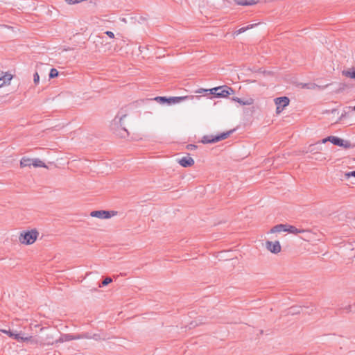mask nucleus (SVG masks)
Instances as JSON below:
<instances>
[{
	"instance_id": "18",
	"label": "nucleus",
	"mask_w": 355,
	"mask_h": 355,
	"mask_svg": "<svg viewBox=\"0 0 355 355\" xmlns=\"http://www.w3.org/2000/svg\"><path fill=\"white\" fill-rule=\"evenodd\" d=\"M343 75L345 77L355 80V68H352L349 70L343 71Z\"/></svg>"
},
{
	"instance_id": "25",
	"label": "nucleus",
	"mask_w": 355,
	"mask_h": 355,
	"mask_svg": "<svg viewBox=\"0 0 355 355\" xmlns=\"http://www.w3.org/2000/svg\"><path fill=\"white\" fill-rule=\"evenodd\" d=\"M112 282V278L110 277H106L101 283V285H99V287L107 286L108 284L111 283Z\"/></svg>"
},
{
	"instance_id": "28",
	"label": "nucleus",
	"mask_w": 355,
	"mask_h": 355,
	"mask_svg": "<svg viewBox=\"0 0 355 355\" xmlns=\"http://www.w3.org/2000/svg\"><path fill=\"white\" fill-rule=\"evenodd\" d=\"M33 82L35 85H37L40 82V76L37 72H35L33 75Z\"/></svg>"
},
{
	"instance_id": "9",
	"label": "nucleus",
	"mask_w": 355,
	"mask_h": 355,
	"mask_svg": "<svg viewBox=\"0 0 355 355\" xmlns=\"http://www.w3.org/2000/svg\"><path fill=\"white\" fill-rule=\"evenodd\" d=\"M122 118H115L112 123V129L114 130L115 133L121 137H125L128 134L126 129L120 128L119 130H115L114 125L121 123Z\"/></svg>"
},
{
	"instance_id": "15",
	"label": "nucleus",
	"mask_w": 355,
	"mask_h": 355,
	"mask_svg": "<svg viewBox=\"0 0 355 355\" xmlns=\"http://www.w3.org/2000/svg\"><path fill=\"white\" fill-rule=\"evenodd\" d=\"M304 232H305L304 230L297 229L295 226L290 225L287 224L286 232H288L291 234H297L299 233H302Z\"/></svg>"
},
{
	"instance_id": "1",
	"label": "nucleus",
	"mask_w": 355,
	"mask_h": 355,
	"mask_svg": "<svg viewBox=\"0 0 355 355\" xmlns=\"http://www.w3.org/2000/svg\"><path fill=\"white\" fill-rule=\"evenodd\" d=\"M39 232L36 229L22 231L19 236V241L23 245H32L37 240Z\"/></svg>"
},
{
	"instance_id": "14",
	"label": "nucleus",
	"mask_w": 355,
	"mask_h": 355,
	"mask_svg": "<svg viewBox=\"0 0 355 355\" xmlns=\"http://www.w3.org/2000/svg\"><path fill=\"white\" fill-rule=\"evenodd\" d=\"M54 343L53 336L51 334L47 335L44 339L41 340L40 343V346L52 345Z\"/></svg>"
},
{
	"instance_id": "29",
	"label": "nucleus",
	"mask_w": 355,
	"mask_h": 355,
	"mask_svg": "<svg viewBox=\"0 0 355 355\" xmlns=\"http://www.w3.org/2000/svg\"><path fill=\"white\" fill-rule=\"evenodd\" d=\"M105 33L110 38H114V34L113 32L112 31H107L105 32Z\"/></svg>"
},
{
	"instance_id": "17",
	"label": "nucleus",
	"mask_w": 355,
	"mask_h": 355,
	"mask_svg": "<svg viewBox=\"0 0 355 355\" xmlns=\"http://www.w3.org/2000/svg\"><path fill=\"white\" fill-rule=\"evenodd\" d=\"M234 1L241 6H252L257 3L256 0H234Z\"/></svg>"
},
{
	"instance_id": "33",
	"label": "nucleus",
	"mask_w": 355,
	"mask_h": 355,
	"mask_svg": "<svg viewBox=\"0 0 355 355\" xmlns=\"http://www.w3.org/2000/svg\"><path fill=\"white\" fill-rule=\"evenodd\" d=\"M31 338H32V336H27V337H26V338L25 342H26V343H29V342H30V340H31Z\"/></svg>"
},
{
	"instance_id": "22",
	"label": "nucleus",
	"mask_w": 355,
	"mask_h": 355,
	"mask_svg": "<svg viewBox=\"0 0 355 355\" xmlns=\"http://www.w3.org/2000/svg\"><path fill=\"white\" fill-rule=\"evenodd\" d=\"M254 26V24H251V25H249V26H245V27H242V28H239V30H237L236 31H235L234 33V35H236V36L239 35V34L244 33L247 30L253 28Z\"/></svg>"
},
{
	"instance_id": "19",
	"label": "nucleus",
	"mask_w": 355,
	"mask_h": 355,
	"mask_svg": "<svg viewBox=\"0 0 355 355\" xmlns=\"http://www.w3.org/2000/svg\"><path fill=\"white\" fill-rule=\"evenodd\" d=\"M33 159L28 157H23L20 161L21 167L31 166H32Z\"/></svg>"
},
{
	"instance_id": "12",
	"label": "nucleus",
	"mask_w": 355,
	"mask_h": 355,
	"mask_svg": "<svg viewBox=\"0 0 355 355\" xmlns=\"http://www.w3.org/2000/svg\"><path fill=\"white\" fill-rule=\"evenodd\" d=\"M233 101L237 102L242 105H251L254 103V99L252 98H248L246 99H241L238 97H233L232 98Z\"/></svg>"
},
{
	"instance_id": "8",
	"label": "nucleus",
	"mask_w": 355,
	"mask_h": 355,
	"mask_svg": "<svg viewBox=\"0 0 355 355\" xmlns=\"http://www.w3.org/2000/svg\"><path fill=\"white\" fill-rule=\"evenodd\" d=\"M266 247L268 250L274 254H277L281 251V245L279 241H266Z\"/></svg>"
},
{
	"instance_id": "2",
	"label": "nucleus",
	"mask_w": 355,
	"mask_h": 355,
	"mask_svg": "<svg viewBox=\"0 0 355 355\" xmlns=\"http://www.w3.org/2000/svg\"><path fill=\"white\" fill-rule=\"evenodd\" d=\"M329 141L334 145L343 147L345 149L350 148L352 146L350 143V141L347 140H344L341 138H339L336 136H329L321 140L319 143L320 144H325L326 142Z\"/></svg>"
},
{
	"instance_id": "34",
	"label": "nucleus",
	"mask_w": 355,
	"mask_h": 355,
	"mask_svg": "<svg viewBox=\"0 0 355 355\" xmlns=\"http://www.w3.org/2000/svg\"><path fill=\"white\" fill-rule=\"evenodd\" d=\"M314 150H315L314 148H311V149H310V151H311V152H312V151H313Z\"/></svg>"
},
{
	"instance_id": "30",
	"label": "nucleus",
	"mask_w": 355,
	"mask_h": 355,
	"mask_svg": "<svg viewBox=\"0 0 355 355\" xmlns=\"http://www.w3.org/2000/svg\"><path fill=\"white\" fill-rule=\"evenodd\" d=\"M83 339V334L73 335V340Z\"/></svg>"
},
{
	"instance_id": "31",
	"label": "nucleus",
	"mask_w": 355,
	"mask_h": 355,
	"mask_svg": "<svg viewBox=\"0 0 355 355\" xmlns=\"http://www.w3.org/2000/svg\"><path fill=\"white\" fill-rule=\"evenodd\" d=\"M345 176L347 177V178H349V177H354L355 178V171H351V172H349V173H346Z\"/></svg>"
},
{
	"instance_id": "35",
	"label": "nucleus",
	"mask_w": 355,
	"mask_h": 355,
	"mask_svg": "<svg viewBox=\"0 0 355 355\" xmlns=\"http://www.w3.org/2000/svg\"><path fill=\"white\" fill-rule=\"evenodd\" d=\"M353 110L355 111V106L353 107Z\"/></svg>"
},
{
	"instance_id": "21",
	"label": "nucleus",
	"mask_w": 355,
	"mask_h": 355,
	"mask_svg": "<svg viewBox=\"0 0 355 355\" xmlns=\"http://www.w3.org/2000/svg\"><path fill=\"white\" fill-rule=\"evenodd\" d=\"M83 339H94V340H98L100 339V336L98 334H90L89 333H83Z\"/></svg>"
},
{
	"instance_id": "11",
	"label": "nucleus",
	"mask_w": 355,
	"mask_h": 355,
	"mask_svg": "<svg viewBox=\"0 0 355 355\" xmlns=\"http://www.w3.org/2000/svg\"><path fill=\"white\" fill-rule=\"evenodd\" d=\"M178 163L182 167H189L194 164V160L191 157H183L178 160Z\"/></svg>"
},
{
	"instance_id": "32",
	"label": "nucleus",
	"mask_w": 355,
	"mask_h": 355,
	"mask_svg": "<svg viewBox=\"0 0 355 355\" xmlns=\"http://www.w3.org/2000/svg\"><path fill=\"white\" fill-rule=\"evenodd\" d=\"M196 148V145L189 144V145L187 146V149L188 150H194Z\"/></svg>"
},
{
	"instance_id": "13",
	"label": "nucleus",
	"mask_w": 355,
	"mask_h": 355,
	"mask_svg": "<svg viewBox=\"0 0 355 355\" xmlns=\"http://www.w3.org/2000/svg\"><path fill=\"white\" fill-rule=\"evenodd\" d=\"M287 224H279L274 226L270 230V233H279V232H286Z\"/></svg>"
},
{
	"instance_id": "7",
	"label": "nucleus",
	"mask_w": 355,
	"mask_h": 355,
	"mask_svg": "<svg viewBox=\"0 0 355 355\" xmlns=\"http://www.w3.org/2000/svg\"><path fill=\"white\" fill-rule=\"evenodd\" d=\"M231 133L230 132H223L219 135L212 137V136H205L202 138V142L204 144H211L215 143L218 141L226 139Z\"/></svg>"
},
{
	"instance_id": "16",
	"label": "nucleus",
	"mask_w": 355,
	"mask_h": 355,
	"mask_svg": "<svg viewBox=\"0 0 355 355\" xmlns=\"http://www.w3.org/2000/svg\"><path fill=\"white\" fill-rule=\"evenodd\" d=\"M73 340V334H64L62 335L58 340H55V343H64L67 341H71Z\"/></svg>"
},
{
	"instance_id": "26",
	"label": "nucleus",
	"mask_w": 355,
	"mask_h": 355,
	"mask_svg": "<svg viewBox=\"0 0 355 355\" xmlns=\"http://www.w3.org/2000/svg\"><path fill=\"white\" fill-rule=\"evenodd\" d=\"M58 71H57V69H55L54 68L51 69L50 73H49V77L51 78H55V77L58 76Z\"/></svg>"
},
{
	"instance_id": "4",
	"label": "nucleus",
	"mask_w": 355,
	"mask_h": 355,
	"mask_svg": "<svg viewBox=\"0 0 355 355\" xmlns=\"http://www.w3.org/2000/svg\"><path fill=\"white\" fill-rule=\"evenodd\" d=\"M211 94L217 97H227L234 93V90L227 86H220L209 89Z\"/></svg>"
},
{
	"instance_id": "20",
	"label": "nucleus",
	"mask_w": 355,
	"mask_h": 355,
	"mask_svg": "<svg viewBox=\"0 0 355 355\" xmlns=\"http://www.w3.org/2000/svg\"><path fill=\"white\" fill-rule=\"evenodd\" d=\"M32 166H33L34 167H36V168L37 167L46 168V165L45 164V163L37 158L33 159Z\"/></svg>"
},
{
	"instance_id": "23",
	"label": "nucleus",
	"mask_w": 355,
	"mask_h": 355,
	"mask_svg": "<svg viewBox=\"0 0 355 355\" xmlns=\"http://www.w3.org/2000/svg\"><path fill=\"white\" fill-rule=\"evenodd\" d=\"M26 337L27 336H24L21 333H17L15 335V339L19 342H25Z\"/></svg>"
},
{
	"instance_id": "10",
	"label": "nucleus",
	"mask_w": 355,
	"mask_h": 355,
	"mask_svg": "<svg viewBox=\"0 0 355 355\" xmlns=\"http://www.w3.org/2000/svg\"><path fill=\"white\" fill-rule=\"evenodd\" d=\"M12 78L13 76L11 73L8 72L3 73V76L0 77V87H2L4 85H10Z\"/></svg>"
},
{
	"instance_id": "5",
	"label": "nucleus",
	"mask_w": 355,
	"mask_h": 355,
	"mask_svg": "<svg viewBox=\"0 0 355 355\" xmlns=\"http://www.w3.org/2000/svg\"><path fill=\"white\" fill-rule=\"evenodd\" d=\"M116 215V211L98 210L93 211L90 213L92 217H95L101 219H108Z\"/></svg>"
},
{
	"instance_id": "6",
	"label": "nucleus",
	"mask_w": 355,
	"mask_h": 355,
	"mask_svg": "<svg viewBox=\"0 0 355 355\" xmlns=\"http://www.w3.org/2000/svg\"><path fill=\"white\" fill-rule=\"evenodd\" d=\"M275 103L277 106L276 107V113L280 114L283 110L289 105L290 100L286 96L278 97L275 98Z\"/></svg>"
},
{
	"instance_id": "3",
	"label": "nucleus",
	"mask_w": 355,
	"mask_h": 355,
	"mask_svg": "<svg viewBox=\"0 0 355 355\" xmlns=\"http://www.w3.org/2000/svg\"><path fill=\"white\" fill-rule=\"evenodd\" d=\"M193 98V96H191V97L187 96H173V97H170V98H166V97H164V96H157V97H155L154 98V100L159 103H167L168 104L171 105V104L180 103V102H182L187 98Z\"/></svg>"
},
{
	"instance_id": "24",
	"label": "nucleus",
	"mask_w": 355,
	"mask_h": 355,
	"mask_svg": "<svg viewBox=\"0 0 355 355\" xmlns=\"http://www.w3.org/2000/svg\"><path fill=\"white\" fill-rule=\"evenodd\" d=\"M1 331L6 334L9 337L12 338L14 339L15 338V335L17 334V333H14V332L11 331L10 330H6V329H1Z\"/></svg>"
},
{
	"instance_id": "27",
	"label": "nucleus",
	"mask_w": 355,
	"mask_h": 355,
	"mask_svg": "<svg viewBox=\"0 0 355 355\" xmlns=\"http://www.w3.org/2000/svg\"><path fill=\"white\" fill-rule=\"evenodd\" d=\"M41 340H40L37 338H34L32 336L29 343L31 345H39Z\"/></svg>"
}]
</instances>
